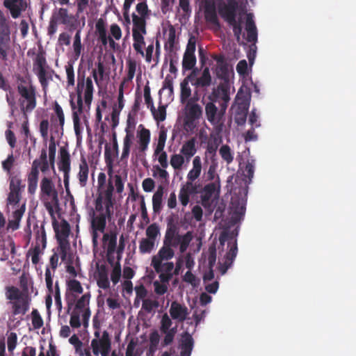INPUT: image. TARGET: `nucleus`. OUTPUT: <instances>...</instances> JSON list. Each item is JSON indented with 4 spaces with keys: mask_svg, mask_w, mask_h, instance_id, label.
<instances>
[{
    "mask_svg": "<svg viewBox=\"0 0 356 356\" xmlns=\"http://www.w3.org/2000/svg\"><path fill=\"white\" fill-rule=\"evenodd\" d=\"M31 298L29 295L15 301L10 302L13 316L24 315L29 309Z\"/></svg>",
    "mask_w": 356,
    "mask_h": 356,
    "instance_id": "obj_23",
    "label": "nucleus"
},
{
    "mask_svg": "<svg viewBox=\"0 0 356 356\" xmlns=\"http://www.w3.org/2000/svg\"><path fill=\"white\" fill-rule=\"evenodd\" d=\"M172 321L167 314H164L161 320V325L159 330L161 334H164V338L161 341V346L162 348L171 345L174 341L177 328L172 327Z\"/></svg>",
    "mask_w": 356,
    "mask_h": 356,
    "instance_id": "obj_7",
    "label": "nucleus"
},
{
    "mask_svg": "<svg viewBox=\"0 0 356 356\" xmlns=\"http://www.w3.org/2000/svg\"><path fill=\"white\" fill-rule=\"evenodd\" d=\"M202 113V108L199 104H193L191 101L187 102L186 117L197 120L201 117Z\"/></svg>",
    "mask_w": 356,
    "mask_h": 356,
    "instance_id": "obj_37",
    "label": "nucleus"
},
{
    "mask_svg": "<svg viewBox=\"0 0 356 356\" xmlns=\"http://www.w3.org/2000/svg\"><path fill=\"white\" fill-rule=\"evenodd\" d=\"M34 161L38 162V168L42 172H45L49 170V162L47 161V150L46 148H43L41 150L40 159H36Z\"/></svg>",
    "mask_w": 356,
    "mask_h": 356,
    "instance_id": "obj_54",
    "label": "nucleus"
},
{
    "mask_svg": "<svg viewBox=\"0 0 356 356\" xmlns=\"http://www.w3.org/2000/svg\"><path fill=\"white\" fill-rule=\"evenodd\" d=\"M175 252L168 243L163 241V246L159 249L158 253L152 258L151 266L154 268L156 273L161 270V262L163 261H168L173 258Z\"/></svg>",
    "mask_w": 356,
    "mask_h": 356,
    "instance_id": "obj_9",
    "label": "nucleus"
},
{
    "mask_svg": "<svg viewBox=\"0 0 356 356\" xmlns=\"http://www.w3.org/2000/svg\"><path fill=\"white\" fill-rule=\"evenodd\" d=\"M212 58L217 63L215 70L216 76L225 82L228 81L229 79V67L225 56L222 54H213Z\"/></svg>",
    "mask_w": 356,
    "mask_h": 356,
    "instance_id": "obj_15",
    "label": "nucleus"
},
{
    "mask_svg": "<svg viewBox=\"0 0 356 356\" xmlns=\"http://www.w3.org/2000/svg\"><path fill=\"white\" fill-rule=\"evenodd\" d=\"M179 233L178 227L175 225H171L168 227L165 235L164 237V242L168 243L172 241Z\"/></svg>",
    "mask_w": 356,
    "mask_h": 356,
    "instance_id": "obj_61",
    "label": "nucleus"
},
{
    "mask_svg": "<svg viewBox=\"0 0 356 356\" xmlns=\"http://www.w3.org/2000/svg\"><path fill=\"white\" fill-rule=\"evenodd\" d=\"M84 90V100L85 103L88 105L91 104L92 99V94H93V83L90 77H88L85 80V72H83L82 74L79 72L78 78H77V86H76V92H77V100L76 104L73 102V99L70 100V105L72 109V115H73V121L75 131H77L79 124V114L81 113L83 111V99H82V92Z\"/></svg>",
    "mask_w": 356,
    "mask_h": 356,
    "instance_id": "obj_1",
    "label": "nucleus"
},
{
    "mask_svg": "<svg viewBox=\"0 0 356 356\" xmlns=\"http://www.w3.org/2000/svg\"><path fill=\"white\" fill-rule=\"evenodd\" d=\"M218 167V163L216 161H212L211 164L209 165V167L206 172L204 174V177L205 179V181H214L217 177H219L216 174V169Z\"/></svg>",
    "mask_w": 356,
    "mask_h": 356,
    "instance_id": "obj_52",
    "label": "nucleus"
},
{
    "mask_svg": "<svg viewBox=\"0 0 356 356\" xmlns=\"http://www.w3.org/2000/svg\"><path fill=\"white\" fill-rule=\"evenodd\" d=\"M131 17L133 22V47L138 54L144 56L143 46L145 44L143 35L146 34V17H139L134 13L132 14Z\"/></svg>",
    "mask_w": 356,
    "mask_h": 356,
    "instance_id": "obj_5",
    "label": "nucleus"
},
{
    "mask_svg": "<svg viewBox=\"0 0 356 356\" xmlns=\"http://www.w3.org/2000/svg\"><path fill=\"white\" fill-rule=\"evenodd\" d=\"M17 92L19 95V104L21 112L26 118L36 107V90L34 86L17 85Z\"/></svg>",
    "mask_w": 356,
    "mask_h": 356,
    "instance_id": "obj_4",
    "label": "nucleus"
},
{
    "mask_svg": "<svg viewBox=\"0 0 356 356\" xmlns=\"http://www.w3.org/2000/svg\"><path fill=\"white\" fill-rule=\"evenodd\" d=\"M164 193V188L159 186L152 197V207L154 213H159L162 209V198Z\"/></svg>",
    "mask_w": 356,
    "mask_h": 356,
    "instance_id": "obj_38",
    "label": "nucleus"
},
{
    "mask_svg": "<svg viewBox=\"0 0 356 356\" xmlns=\"http://www.w3.org/2000/svg\"><path fill=\"white\" fill-rule=\"evenodd\" d=\"M160 341V335L157 330L152 331L149 334V352L154 353L158 349Z\"/></svg>",
    "mask_w": 356,
    "mask_h": 356,
    "instance_id": "obj_51",
    "label": "nucleus"
},
{
    "mask_svg": "<svg viewBox=\"0 0 356 356\" xmlns=\"http://www.w3.org/2000/svg\"><path fill=\"white\" fill-rule=\"evenodd\" d=\"M122 275L121 266L119 262H118L115 266L113 267L111 275V280L114 285L117 284L120 281V279Z\"/></svg>",
    "mask_w": 356,
    "mask_h": 356,
    "instance_id": "obj_63",
    "label": "nucleus"
},
{
    "mask_svg": "<svg viewBox=\"0 0 356 356\" xmlns=\"http://www.w3.org/2000/svg\"><path fill=\"white\" fill-rule=\"evenodd\" d=\"M220 188V178L217 177V179L207 185L203 188L202 193L201 195L202 204L206 207L216 191H219Z\"/></svg>",
    "mask_w": 356,
    "mask_h": 356,
    "instance_id": "obj_22",
    "label": "nucleus"
},
{
    "mask_svg": "<svg viewBox=\"0 0 356 356\" xmlns=\"http://www.w3.org/2000/svg\"><path fill=\"white\" fill-rule=\"evenodd\" d=\"M60 160L58 163V169L63 172V181L66 190H68L70 167V155L65 147H61L59 150Z\"/></svg>",
    "mask_w": 356,
    "mask_h": 356,
    "instance_id": "obj_11",
    "label": "nucleus"
},
{
    "mask_svg": "<svg viewBox=\"0 0 356 356\" xmlns=\"http://www.w3.org/2000/svg\"><path fill=\"white\" fill-rule=\"evenodd\" d=\"M154 246L155 241L147 238H143L140 241L139 251L142 254H149L154 248Z\"/></svg>",
    "mask_w": 356,
    "mask_h": 356,
    "instance_id": "obj_47",
    "label": "nucleus"
},
{
    "mask_svg": "<svg viewBox=\"0 0 356 356\" xmlns=\"http://www.w3.org/2000/svg\"><path fill=\"white\" fill-rule=\"evenodd\" d=\"M0 38H10V29L8 19L2 11L0 10Z\"/></svg>",
    "mask_w": 356,
    "mask_h": 356,
    "instance_id": "obj_44",
    "label": "nucleus"
},
{
    "mask_svg": "<svg viewBox=\"0 0 356 356\" xmlns=\"http://www.w3.org/2000/svg\"><path fill=\"white\" fill-rule=\"evenodd\" d=\"M56 222L55 220L53 222V226L58 243H67V238H68L70 232V224L65 220H63L61 221L60 226H56Z\"/></svg>",
    "mask_w": 356,
    "mask_h": 356,
    "instance_id": "obj_25",
    "label": "nucleus"
},
{
    "mask_svg": "<svg viewBox=\"0 0 356 356\" xmlns=\"http://www.w3.org/2000/svg\"><path fill=\"white\" fill-rule=\"evenodd\" d=\"M170 163L175 170H179L184 163V158L181 154H175L171 156Z\"/></svg>",
    "mask_w": 356,
    "mask_h": 356,
    "instance_id": "obj_58",
    "label": "nucleus"
},
{
    "mask_svg": "<svg viewBox=\"0 0 356 356\" xmlns=\"http://www.w3.org/2000/svg\"><path fill=\"white\" fill-rule=\"evenodd\" d=\"M40 195L44 200L51 199V201H45L44 207L49 214L54 218V207L59 204L58 193L54 182L49 177H43L40 181Z\"/></svg>",
    "mask_w": 356,
    "mask_h": 356,
    "instance_id": "obj_3",
    "label": "nucleus"
},
{
    "mask_svg": "<svg viewBox=\"0 0 356 356\" xmlns=\"http://www.w3.org/2000/svg\"><path fill=\"white\" fill-rule=\"evenodd\" d=\"M3 6L7 8L13 18H18L26 10L27 4L24 0H3Z\"/></svg>",
    "mask_w": 356,
    "mask_h": 356,
    "instance_id": "obj_17",
    "label": "nucleus"
},
{
    "mask_svg": "<svg viewBox=\"0 0 356 356\" xmlns=\"http://www.w3.org/2000/svg\"><path fill=\"white\" fill-rule=\"evenodd\" d=\"M110 216L106 212L100 213L99 215L94 216L91 222V229H95L101 233H104L106 226V216Z\"/></svg>",
    "mask_w": 356,
    "mask_h": 356,
    "instance_id": "obj_32",
    "label": "nucleus"
},
{
    "mask_svg": "<svg viewBox=\"0 0 356 356\" xmlns=\"http://www.w3.org/2000/svg\"><path fill=\"white\" fill-rule=\"evenodd\" d=\"M254 167L255 163L254 159H248L243 165L241 162L239 163L238 173L241 172V175L244 177L243 181L245 182V187L242 190L245 195L248 193V186L251 183L254 177Z\"/></svg>",
    "mask_w": 356,
    "mask_h": 356,
    "instance_id": "obj_14",
    "label": "nucleus"
},
{
    "mask_svg": "<svg viewBox=\"0 0 356 356\" xmlns=\"http://www.w3.org/2000/svg\"><path fill=\"white\" fill-rule=\"evenodd\" d=\"M118 143L116 133L114 131L113 133V151L111 152V148L108 145H106L104 150L105 162L109 171L112 170L114 159L118 156Z\"/></svg>",
    "mask_w": 356,
    "mask_h": 356,
    "instance_id": "obj_18",
    "label": "nucleus"
},
{
    "mask_svg": "<svg viewBox=\"0 0 356 356\" xmlns=\"http://www.w3.org/2000/svg\"><path fill=\"white\" fill-rule=\"evenodd\" d=\"M168 31V40L165 44V49L172 52L176 42V30L172 25H170Z\"/></svg>",
    "mask_w": 356,
    "mask_h": 356,
    "instance_id": "obj_46",
    "label": "nucleus"
},
{
    "mask_svg": "<svg viewBox=\"0 0 356 356\" xmlns=\"http://www.w3.org/2000/svg\"><path fill=\"white\" fill-rule=\"evenodd\" d=\"M217 149H218V144L217 143L209 142L207 149H206V152H205L206 159H207L208 157H210L211 161H216L215 157L216 156Z\"/></svg>",
    "mask_w": 356,
    "mask_h": 356,
    "instance_id": "obj_62",
    "label": "nucleus"
},
{
    "mask_svg": "<svg viewBox=\"0 0 356 356\" xmlns=\"http://www.w3.org/2000/svg\"><path fill=\"white\" fill-rule=\"evenodd\" d=\"M102 242L104 245H106L107 254H113L117 248V232L114 231L104 234Z\"/></svg>",
    "mask_w": 356,
    "mask_h": 356,
    "instance_id": "obj_29",
    "label": "nucleus"
},
{
    "mask_svg": "<svg viewBox=\"0 0 356 356\" xmlns=\"http://www.w3.org/2000/svg\"><path fill=\"white\" fill-rule=\"evenodd\" d=\"M67 287L72 293L81 294L83 291L81 282L75 279L67 281Z\"/></svg>",
    "mask_w": 356,
    "mask_h": 356,
    "instance_id": "obj_56",
    "label": "nucleus"
},
{
    "mask_svg": "<svg viewBox=\"0 0 356 356\" xmlns=\"http://www.w3.org/2000/svg\"><path fill=\"white\" fill-rule=\"evenodd\" d=\"M196 64V57L193 54H184L182 68L184 70H192Z\"/></svg>",
    "mask_w": 356,
    "mask_h": 356,
    "instance_id": "obj_53",
    "label": "nucleus"
},
{
    "mask_svg": "<svg viewBox=\"0 0 356 356\" xmlns=\"http://www.w3.org/2000/svg\"><path fill=\"white\" fill-rule=\"evenodd\" d=\"M219 154L222 160L225 161L228 165L230 164L234 160L233 153L230 147L227 145H222L220 147L219 149Z\"/></svg>",
    "mask_w": 356,
    "mask_h": 356,
    "instance_id": "obj_50",
    "label": "nucleus"
},
{
    "mask_svg": "<svg viewBox=\"0 0 356 356\" xmlns=\"http://www.w3.org/2000/svg\"><path fill=\"white\" fill-rule=\"evenodd\" d=\"M33 231L35 234V245L33 248L29 250L26 254V257H31L32 263L35 265L38 264L40 260V254H41L40 245L42 248L44 249L47 245V236L46 232L42 223L40 226L37 224L33 227Z\"/></svg>",
    "mask_w": 356,
    "mask_h": 356,
    "instance_id": "obj_6",
    "label": "nucleus"
},
{
    "mask_svg": "<svg viewBox=\"0 0 356 356\" xmlns=\"http://www.w3.org/2000/svg\"><path fill=\"white\" fill-rule=\"evenodd\" d=\"M193 237L192 232L188 231L184 234H178L168 243L172 248H177L179 246L180 253L183 254L187 250L191 241L193 240Z\"/></svg>",
    "mask_w": 356,
    "mask_h": 356,
    "instance_id": "obj_16",
    "label": "nucleus"
},
{
    "mask_svg": "<svg viewBox=\"0 0 356 356\" xmlns=\"http://www.w3.org/2000/svg\"><path fill=\"white\" fill-rule=\"evenodd\" d=\"M25 211V205L15 210L13 213V218L9 220L8 223V229L17 230L19 227V222Z\"/></svg>",
    "mask_w": 356,
    "mask_h": 356,
    "instance_id": "obj_39",
    "label": "nucleus"
},
{
    "mask_svg": "<svg viewBox=\"0 0 356 356\" xmlns=\"http://www.w3.org/2000/svg\"><path fill=\"white\" fill-rule=\"evenodd\" d=\"M97 284L99 288L108 289L110 288V281L108 280V271L107 267L102 264L97 266Z\"/></svg>",
    "mask_w": 356,
    "mask_h": 356,
    "instance_id": "obj_27",
    "label": "nucleus"
},
{
    "mask_svg": "<svg viewBox=\"0 0 356 356\" xmlns=\"http://www.w3.org/2000/svg\"><path fill=\"white\" fill-rule=\"evenodd\" d=\"M114 191V185L111 177L108 179V185L106 190L104 191V197L105 202V207L106 213L111 214V208L113 207V193Z\"/></svg>",
    "mask_w": 356,
    "mask_h": 356,
    "instance_id": "obj_33",
    "label": "nucleus"
},
{
    "mask_svg": "<svg viewBox=\"0 0 356 356\" xmlns=\"http://www.w3.org/2000/svg\"><path fill=\"white\" fill-rule=\"evenodd\" d=\"M52 16L58 23L68 26L70 31L77 29L80 24L78 17L69 14L68 10L65 8H60Z\"/></svg>",
    "mask_w": 356,
    "mask_h": 356,
    "instance_id": "obj_10",
    "label": "nucleus"
},
{
    "mask_svg": "<svg viewBox=\"0 0 356 356\" xmlns=\"http://www.w3.org/2000/svg\"><path fill=\"white\" fill-rule=\"evenodd\" d=\"M32 325L34 329H40L43 326V320L38 312V311L34 309L31 312Z\"/></svg>",
    "mask_w": 356,
    "mask_h": 356,
    "instance_id": "obj_59",
    "label": "nucleus"
},
{
    "mask_svg": "<svg viewBox=\"0 0 356 356\" xmlns=\"http://www.w3.org/2000/svg\"><path fill=\"white\" fill-rule=\"evenodd\" d=\"M219 241L221 245H224L226 241H228V247L229 248L228 252L225 256V261L223 263H220L219 270L222 275H224L229 268L238 252L237 241L235 238L234 232H229L227 230L222 231L219 236Z\"/></svg>",
    "mask_w": 356,
    "mask_h": 356,
    "instance_id": "obj_2",
    "label": "nucleus"
},
{
    "mask_svg": "<svg viewBox=\"0 0 356 356\" xmlns=\"http://www.w3.org/2000/svg\"><path fill=\"white\" fill-rule=\"evenodd\" d=\"M94 335L96 338L91 341V347L94 355H98L100 350L111 348V340L107 331L103 332L101 338H99L100 333L98 330L95 332Z\"/></svg>",
    "mask_w": 356,
    "mask_h": 356,
    "instance_id": "obj_12",
    "label": "nucleus"
},
{
    "mask_svg": "<svg viewBox=\"0 0 356 356\" xmlns=\"http://www.w3.org/2000/svg\"><path fill=\"white\" fill-rule=\"evenodd\" d=\"M211 76L209 67H206L202 72L201 76L196 79L194 83H192L193 86L197 88L202 87L206 88L211 85Z\"/></svg>",
    "mask_w": 356,
    "mask_h": 356,
    "instance_id": "obj_42",
    "label": "nucleus"
},
{
    "mask_svg": "<svg viewBox=\"0 0 356 356\" xmlns=\"http://www.w3.org/2000/svg\"><path fill=\"white\" fill-rule=\"evenodd\" d=\"M169 313L172 319L184 322L188 315V309L186 305L177 301H172Z\"/></svg>",
    "mask_w": 356,
    "mask_h": 356,
    "instance_id": "obj_19",
    "label": "nucleus"
},
{
    "mask_svg": "<svg viewBox=\"0 0 356 356\" xmlns=\"http://www.w3.org/2000/svg\"><path fill=\"white\" fill-rule=\"evenodd\" d=\"M133 134L131 131L127 130V134L123 139V149L120 157V161L125 163H127V159L129 156L130 148L132 144Z\"/></svg>",
    "mask_w": 356,
    "mask_h": 356,
    "instance_id": "obj_35",
    "label": "nucleus"
},
{
    "mask_svg": "<svg viewBox=\"0 0 356 356\" xmlns=\"http://www.w3.org/2000/svg\"><path fill=\"white\" fill-rule=\"evenodd\" d=\"M181 94H180V101L182 104L185 102H188L189 100V97L191 95V89L188 85V82L186 79H184L181 84Z\"/></svg>",
    "mask_w": 356,
    "mask_h": 356,
    "instance_id": "obj_48",
    "label": "nucleus"
},
{
    "mask_svg": "<svg viewBox=\"0 0 356 356\" xmlns=\"http://www.w3.org/2000/svg\"><path fill=\"white\" fill-rule=\"evenodd\" d=\"M195 142V138H192L190 140L185 142L181 147V149L180 150L181 154L185 156L188 159H191L193 156H194L197 152Z\"/></svg>",
    "mask_w": 356,
    "mask_h": 356,
    "instance_id": "obj_40",
    "label": "nucleus"
},
{
    "mask_svg": "<svg viewBox=\"0 0 356 356\" xmlns=\"http://www.w3.org/2000/svg\"><path fill=\"white\" fill-rule=\"evenodd\" d=\"M202 171V161L199 156H196L193 160V168L187 175V181L193 183L200 175Z\"/></svg>",
    "mask_w": 356,
    "mask_h": 356,
    "instance_id": "obj_31",
    "label": "nucleus"
},
{
    "mask_svg": "<svg viewBox=\"0 0 356 356\" xmlns=\"http://www.w3.org/2000/svg\"><path fill=\"white\" fill-rule=\"evenodd\" d=\"M213 97L216 99L229 101V93L228 88L225 85H219L213 92Z\"/></svg>",
    "mask_w": 356,
    "mask_h": 356,
    "instance_id": "obj_45",
    "label": "nucleus"
},
{
    "mask_svg": "<svg viewBox=\"0 0 356 356\" xmlns=\"http://www.w3.org/2000/svg\"><path fill=\"white\" fill-rule=\"evenodd\" d=\"M194 346V340L192 336L187 332H185L181 339L180 356H191Z\"/></svg>",
    "mask_w": 356,
    "mask_h": 356,
    "instance_id": "obj_28",
    "label": "nucleus"
},
{
    "mask_svg": "<svg viewBox=\"0 0 356 356\" xmlns=\"http://www.w3.org/2000/svg\"><path fill=\"white\" fill-rule=\"evenodd\" d=\"M82 21V26L80 29H77L76 33L74 35V42H73V47L74 53L76 56H79L81 51V28L85 26V21L86 18L85 17H83L81 18Z\"/></svg>",
    "mask_w": 356,
    "mask_h": 356,
    "instance_id": "obj_49",
    "label": "nucleus"
},
{
    "mask_svg": "<svg viewBox=\"0 0 356 356\" xmlns=\"http://www.w3.org/2000/svg\"><path fill=\"white\" fill-rule=\"evenodd\" d=\"M114 191V185L111 177L108 179V185L106 190L104 191V197L105 202V207L106 213L111 214V208L113 207V193Z\"/></svg>",
    "mask_w": 356,
    "mask_h": 356,
    "instance_id": "obj_34",
    "label": "nucleus"
},
{
    "mask_svg": "<svg viewBox=\"0 0 356 356\" xmlns=\"http://www.w3.org/2000/svg\"><path fill=\"white\" fill-rule=\"evenodd\" d=\"M46 65V58L42 55H38L33 63V70L35 72L43 90L48 86Z\"/></svg>",
    "mask_w": 356,
    "mask_h": 356,
    "instance_id": "obj_13",
    "label": "nucleus"
},
{
    "mask_svg": "<svg viewBox=\"0 0 356 356\" xmlns=\"http://www.w3.org/2000/svg\"><path fill=\"white\" fill-rule=\"evenodd\" d=\"M159 234V227L156 223H152L147 227L146 229L147 238L155 241Z\"/></svg>",
    "mask_w": 356,
    "mask_h": 356,
    "instance_id": "obj_60",
    "label": "nucleus"
},
{
    "mask_svg": "<svg viewBox=\"0 0 356 356\" xmlns=\"http://www.w3.org/2000/svg\"><path fill=\"white\" fill-rule=\"evenodd\" d=\"M39 169L38 162L37 161H33L31 168V171L27 175L28 193L31 195L35 194L38 188Z\"/></svg>",
    "mask_w": 356,
    "mask_h": 356,
    "instance_id": "obj_21",
    "label": "nucleus"
},
{
    "mask_svg": "<svg viewBox=\"0 0 356 356\" xmlns=\"http://www.w3.org/2000/svg\"><path fill=\"white\" fill-rule=\"evenodd\" d=\"M204 18L205 20L213 25L220 26L218 17L216 12V6L213 1H206L204 3Z\"/></svg>",
    "mask_w": 356,
    "mask_h": 356,
    "instance_id": "obj_24",
    "label": "nucleus"
},
{
    "mask_svg": "<svg viewBox=\"0 0 356 356\" xmlns=\"http://www.w3.org/2000/svg\"><path fill=\"white\" fill-rule=\"evenodd\" d=\"M220 114V112L213 102H208L205 105L206 118L218 131L222 130L225 123L224 117Z\"/></svg>",
    "mask_w": 356,
    "mask_h": 356,
    "instance_id": "obj_8",
    "label": "nucleus"
},
{
    "mask_svg": "<svg viewBox=\"0 0 356 356\" xmlns=\"http://www.w3.org/2000/svg\"><path fill=\"white\" fill-rule=\"evenodd\" d=\"M238 7L232 4L220 3L218 6V13L220 17L227 23H234L236 19Z\"/></svg>",
    "mask_w": 356,
    "mask_h": 356,
    "instance_id": "obj_20",
    "label": "nucleus"
},
{
    "mask_svg": "<svg viewBox=\"0 0 356 356\" xmlns=\"http://www.w3.org/2000/svg\"><path fill=\"white\" fill-rule=\"evenodd\" d=\"M10 51H13L10 44V38H0V60L7 61Z\"/></svg>",
    "mask_w": 356,
    "mask_h": 356,
    "instance_id": "obj_36",
    "label": "nucleus"
},
{
    "mask_svg": "<svg viewBox=\"0 0 356 356\" xmlns=\"http://www.w3.org/2000/svg\"><path fill=\"white\" fill-rule=\"evenodd\" d=\"M89 168L86 158L82 156L79 163V172L78 173V179L79 184L81 187H84L87 184L88 178Z\"/></svg>",
    "mask_w": 356,
    "mask_h": 356,
    "instance_id": "obj_30",
    "label": "nucleus"
},
{
    "mask_svg": "<svg viewBox=\"0 0 356 356\" xmlns=\"http://www.w3.org/2000/svg\"><path fill=\"white\" fill-rule=\"evenodd\" d=\"M196 192V186L191 181H186L182 185L179 193V199L182 206L186 207L190 201V196Z\"/></svg>",
    "mask_w": 356,
    "mask_h": 356,
    "instance_id": "obj_26",
    "label": "nucleus"
},
{
    "mask_svg": "<svg viewBox=\"0 0 356 356\" xmlns=\"http://www.w3.org/2000/svg\"><path fill=\"white\" fill-rule=\"evenodd\" d=\"M65 68L67 74V85L71 86H74L75 81L73 64L72 63H67Z\"/></svg>",
    "mask_w": 356,
    "mask_h": 356,
    "instance_id": "obj_64",
    "label": "nucleus"
},
{
    "mask_svg": "<svg viewBox=\"0 0 356 356\" xmlns=\"http://www.w3.org/2000/svg\"><path fill=\"white\" fill-rule=\"evenodd\" d=\"M90 294L89 293L83 295L76 302L75 305V311H82L86 308H89Z\"/></svg>",
    "mask_w": 356,
    "mask_h": 356,
    "instance_id": "obj_55",
    "label": "nucleus"
},
{
    "mask_svg": "<svg viewBox=\"0 0 356 356\" xmlns=\"http://www.w3.org/2000/svg\"><path fill=\"white\" fill-rule=\"evenodd\" d=\"M6 296L7 299L10 300V302L19 300L28 294L25 292L21 291L18 288L15 286L7 287Z\"/></svg>",
    "mask_w": 356,
    "mask_h": 356,
    "instance_id": "obj_43",
    "label": "nucleus"
},
{
    "mask_svg": "<svg viewBox=\"0 0 356 356\" xmlns=\"http://www.w3.org/2000/svg\"><path fill=\"white\" fill-rule=\"evenodd\" d=\"M138 143L139 150L141 152H145L150 142V131L149 129L143 127L138 134Z\"/></svg>",
    "mask_w": 356,
    "mask_h": 356,
    "instance_id": "obj_41",
    "label": "nucleus"
},
{
    "mask_svg": "<svg viewBox=\"0 0 356 356\" xmlns=\"http://www.w3.org/2000/svg\"><path fill=\"white\" fill-rule=\"evenodd\" d=\"M144 98L147 108L150 109L152 114H154L156 109L154 105L153 99L151 97L150 88L148 86H145L144 88Z\"/></svg>",
    "mask_w": 356,
    "mask_h": 356,
    "instance_id": "obj_57",
    "label": "nucleus"
}]
</instances>
